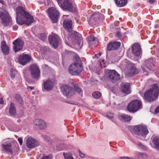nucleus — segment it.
<instances>
[{
	"label": "nucleus",
	"instance_id": "17",
	"mask_svg": "<svg viewBox=\"0 0 159 159\" xmlns=\"http://www.w3.org/2000/svg\"><path fill=\"white\" fill-rule=\"evenodd\" d=\"M26 144L27 147L30 148L36 147L39 144L38 141L32 137H29L27 138Z\"/></svg>",
	"mask_w": 159,
	"mask_h": 159
},
{
	"label": "nucleus",
	"instance_id": "5",
	"mask_svg": "<svg viewBox=\"0 0 159 159\" xmlns=\"http://www.w3.org/2000/svg\"><path fill=\"white\" fill-rule=\"evenodd\" d=\"M105 73L107 80L113 83L117 82L120 78V74L115 70L105 69Z\"/></svg>",
	"mask_w": 159,
	"mask_h": 159
},
{
	"label": "nucleus",
	"instance_id": "55",
	"mask_svg": "<svg viewBox=\"0 0 159 159\" xmlns=\"http://www.w3.org/2000/svg\"><path fill=\"white\" fill-rule=\"evenodd\" d=\"M35 92H33V94H34L35 93Z\"/></svg>",
	"mask_w": 159,
	"mask_h": 159
},
{
	"label": "nucleus",
	"instance_id": "14",
	"mask_svg": "<svg viewBox=\"0 0 159 159\" xmlns=\"http://www.w3.org/2000/svg\"><path fill=\"white\" fill-rule=\"evenodd\" d=\"M59 5L64 10L70 12L73 11V7L71 3L70 0H63V2Z\"/></svg>",
	"mask_w": 159,
	"mask_h": 159
},
{
	"label": "nucleus",
	"instance_id": "8",
	"mask_svg": "<svg viewBox=\"0 0 159 159\" xmlns=\"http://www.w3.org/2000/svg\"><path fill=\"white\" fill-rule=\"evenodd\" d=\"M141 105L142 103L140 101L134 100L128 105L127 109L130 112L134 113L140 108Z\"/></svg>",
	"mask_w": 159,
	"mask_h": 159
},
{
	"label": "nucleus",
	"instance_id": "26",
	"mask_svg": "<svg viewBox=\"0 0 159 159\" xmlns=\"http://www.w3.org/2000/svg\"><path fill=\"white\" fill-rule=\"evenodd\" d=\"M114 1L118 7L124 6L127 3V0H114Z\"/></svg>",
	"mask_w": 159,
	"mask_h": 159
},
{
	"label": "nucleus",
	"instance_id": "3",
	"mask_svg": "<svg viewBox=\"0 0 159 159\" xmlns=\"http://www.w3.org/2000/svg\"><path fill=\"white\" fill-rule=\"evenodd\" d=\"M159 94V88L156 84L152 85V88L146 91L143 95V98L146 102H151L155 101Z\"/></svg>",
	"mask_w": 159,
	"mask_h": 159
},
{
	"label": "nucleus",
	"instance_id": "20",
	"mask_svg": "<svg viewBox=\"0 0 159 159\" xmlns=\"http://www.w3.org/2000/svg\"><path fill=\"white\" fill-rule=\"evenodd\" d=\"M34 124L40 129H44L46 127L45 122L42 120L39 119H36L34 120Z\"/></svg>",
	"mask_w": 159,
	"mask_h": 159
},
{
	"label": "nucleus",
	"instance_id": "19",
	"mask_svg": "<svg viewBox=\"0 0 159 159\" xmlns=\"http://www.w3.org/2000/svg\"><path fill=\"white\" fill-rule=\"evenodd\" d=\"M43 86L44 90L47 91H49L53 89L54 84L52 80L48 79L47 80L43 81Z\"/></svg>",
	"mask_w": 159,
	"mask_h": 159
},
{
	"label": "nucleus",
	"instance_id": "54",
	"mask_svg": "<svg viewBox=\"0 0 159 159\" xmlns=\"http://www.w3.org/2000/svg\"><path fill=\"white\" fill-rule=\"evenodd\" d=\"M20 121H21L20 120H17V122H20Z\"/></svg>",
	"mask_w": 159,
	"mask_h": 159
},
{
	"label": "nucleus",
	"instance_id": "18",
	"mask_svg": "<svg viewBox=\"0 0 159 159\" xmlns=\"http://www.w3.org/2000/svg\"><path fill=\"white\" fill-rule=\"evenodd\" d=\"M129 84L127 83H122L120 84V90L122 93L128 95L131 93Z\"/></svg>",
	"mask_w": 159,
	"mask_h": 159
},
{
	"label": "nucleus",
	"instance_id": "43",
	"mask_svg": "<svg viewBox=\"0 0 159 159\" xmlns=\"http://www.w3.org/2000/svg\"><path fill=\"white\" fill-rule=\"evenodd\" d=\"M155 112V113L157 114L159 112V106H158L156 109Z\"/></svg>",
	"mask_w": 159,
	"mask_h": 159
},
{
	"label": "nucleus",
	"instance_id": "31",
	"mask_svg": "<svg viewBox=\"0 0 159 159\" xmlns=\"http://www.w3.org/2000/svg\"><path fill=\"white\" fill-rule=\"evenodd\" d=\"M92 95L94 98L98 99L101 97V94L99 91H95L93 93Z\"/></svg>",
	"mask_w": 159,
	"mask_h": 159
},
{
	"label": "nucleus",
	"instance_id": "27",
	"mask_svg": "<svg viewBox=\"0 0 159 159\" xmlns=\"http://www.w3.org/2000/svg\"><path fill=\"white\" fill-rule=\"evenodd\" d=\"M71 83L74 88V91H75L79 94H81L83 93L82 89L77 84L74 83L73 82H72Z\"/></svg>",
	"mask_w": 159,
	"mask_h": 159
},
{
	"label": "nucleus",
	"instance_id": "45",
	"mask_svg": "<svg viewBox=\"0 0 159 159\" xmlns=\"http://www.w3.org/2000/svg\"><path fill=\"white\" fill-rule=\"evenodd\" d=\"M19 98L18 99V101L20 102V103H22V99L20 98V97L18 95Z\"/></svg>",
	"mask_w": 159,
	"mask_h": 159
},
{
	"label": "nucleus",
	"instance_id": "7",
	"mask_svg": "<svg viewBox=\"0 0 159 159\" xmlns=\"http://www.w3.org/2000/svg\"><path fill=\"white\" fill-rule=\"evenodd\" d=\"M134 133L139 136L144 137L149 133L146 125H136L133 128Z\"/></svg>",
	"mask_w": 159,
	"mask_h": 159
},
{
	"label": "nucleus",
	"instance_id": "41",
	"mask_svg": "<svg viewBox=\"0 0 159 159\" xmlns=\"http://www.w3.org/2000/svg\"><path fill=\"white\" fill-rule=\"evenodd\" d=\"M34 88L33 86H28L27 87V89L29 91H31L32 90H33L34 89Z\"/></svg>",
	"mask_w": 159,
	"mask_h": 159
},
{
	"label": "nucleus",
	"instance_id": "30",
	"mask_svg": "<svg viewBox=\"0 0 159 159\" xmlns=\"http://www.w3.org/2000/svg\"><path fill=\"white\" fill-rule=\"evenodd\" d=\"M9 113L11 116L14 115L16 113V110L14 105L12 103H11L9 108Z\"/></svg>",
	"mask_w": 159,
	"mask_h": 159
},
{
	"label": "nucleus",
	"instance_id": "49",
	"mask_svg": "<svg viewBox=\"0 0 159 159\" xmlns=\"http://www.w3.org/2000/svg\"><path fill=\"white\" fill-rule=\"evenodd\" d=\"M3 102L2 98L0 99V103L1 104H2L3 103Z\"/></svg>",
	"mask_w": 159,
	"mask_h": 159
},
{
	"label": "nucleus",
	"instance_id": "34",
	"mask_svg": "<svg viewBox=\"0 0 159 159\" xmlns=\"http://www.w3.org/2000/svg\"><path fill=\"white\" fill-rule=\"evenodd\" d=\"M39 38L43 41H44L46 40V36L44 34H40Z\"/></svg>",
	"mask_w": 159,
	"mask_h": 159
},
{
	"label": "nucleus",
	"instance_id": "52",
	"mask_svg": "<svg viewBox=\"0 0 159 159\" xmlns=\"http://www.w3.org/2000/svg\"><path fill=\"white\" fill-rule=\"evenodd\" d=\"M158 26H159V25L157 24H156V25H155L154 26V27H155V28H158Z\"/></svg>",
	"mask_w": 159,
	"mask_h": 159
},
{
	"label": "nucleus",
	"instance_id": "12",
	"mask_svg": "<svg viewBox=\"0 0 159 159\" xmlns=\"http://www.w3.org/2000/svg\"><path fill=\"white\" fill-rule=\"evenodd\" d=\"M61 89L63 95L67 98H69L75 94L73 90L68 85H63Z\"/></svg>",
	"mask_w": 159,
	"mask_h": 159
},
{
	"label": "nucleus",
	"instance_id": "53",
	"mask_svg": "<svg viewBox=\"0 0 159 159\" xmlns=\"http://www.w3.org/2000/svg\"><path fill=\"white\" fill-rule=\"evenodd\" d=\"M68 16V15H63V16L62 18H64L65 16Z\"/></svg>",
	"mask_w": 159,
	"mask_h": 159
},
{
	"label": "nucleus",
	"instance_id": "11",
	"mask_svg": "<svg viewBox=\"0 0 159 159\" xmlns=\"http://www.w3.org/2000/svg\"><path fill=\"white\" fill-rule=\"evenodd\" d=\"M0 18L2 23L6 25H8L11 23V17L7 12L0 11Z\"/></svg>",
	"mask_w": 159,
	"mask_h": 159
},
{
	"label": "nucleus",
	"instance_id": "22",
	"mask_svg": "<svg viewBox=\"0 0 159 159\" xmlns=\"http://www.w3.org/2000/svg\"><path fill=\"white\" fill-rule=\"evenodd\" d=\"M121 43L119 42L115 41L110 43L107 46V49L108 51L116 49L120 46Z\"/></svg>",
	"mask_w": 159,
	"mask_h": 159
},
{
	"label": "nucleus",
	"instance_id": "46",
	"mask_svg": "<svg viewBox=\"0 0 159 159\" xmlns=\"http://www.w3.org/2000/svg\"><path fill=\"white\" fill-rule=\"evenodd\" d=\"M156 0H148V2L151 4H152L155 2Z\"/></svg>",
	"mask_w": 159,
	"mask_h": 159
},
{
	"label": "nucleus",
	"instance_id": "39",
	"mask_svg": "<svg viewBox=\"0 0 159 159\" xmlns=\"http://www.w3.org/2000/svg\"><path fill=\"white\" fill-rule=\"evenodd\" d=\"M107 116L111 118H112L113 117V114L111 113H108L107 114Z\"/></svg>",
	"mask_w": 159,
	"mask_h": 159
},
{
	"label": "nucleus",
	"instance_id": "13",
	"mask_svg": "<svg viewBox=\"0 0 159 159\" xmlns=\"http://www.w3.org/2000/svg\"><path fill=\"white\" fill-rule=\"evenodd\" d=\"M24 43L22 40L18 38L13 42V49L14 51L16 52L21 50L23 47Z\"/></svg>",
	"mask_w": 159,
	"mask_h": 159
},
{
	"label": "nucleus",
	"instance_id": "35",
	"mask_svg": "<svg viewBox=\"0 0 159 159\" xmlns=\"http://www.w3.org/2000/svg\"><path fill=\"white\" fill-rule=\"evenodd\" d=\"M95 38L93 36H90L88 37V40L89 42H93L95 40Z\"/></svg>",
	"mask_w": 159,
	"mask_h": 159
},
{
	"label": "nucleus",
	"instance_id": "25",
	"mask_svg": "<svg viewBox=\"0 0 159 159\" xmlns=\"http://www.w3.org/2000/svg\"><path fill=\"white\" fill-rule=\"evenodd\" d=\"M129 76H132L139 73V71L134 66H131L128 72Z\"/></svg>",
	"mask_w": 159,
	"mask_h": 159
},
{
	"label": "nucleus",
	"instance_id": "51",
	"mask_svg": "<svg viewBox=\"0 0 159 159\" xmlns=\"http://www.w3.org/2000/svg\"><path fill=\"white\" fill-rule=\"evenodd\" d=\"M56 1H57L58 4H59L61 3V0H56Z\"/></svg>",
	"mask_w": 159,
	"mask_h": 159
},
{
	"label": "nucleus",
	"instance_id": "21",
	"mask_svg": "<svg viewBox=\"0 0 159 159\" xmlns=\"http://www.w3.org/2000/svg\"><path fill=\"white\" fill-rule=\"evenodd\" d=\"M1 48L4 55H7L8 54L10 51L9 47L7 44L6 43L5 41H2Z\"/></svg>",
	"mask_w": 159,
	"mask_h": 159
},
{
	"label": "nucleus",
	"instance_id": "10",
	"mask_svg": "<svg viewBox=\"0 0 159 159\" xmlns=\"http://www.w3.org/2000/svg\"><path fill=\"white\" fill-rule=\"evenodd\" d=\"M30 70L32 78L38 80L40 76V70L38 66L36 64H32L30 67Z\"/></svg>",
	"mask_w": 159,
	"mask_h": 159
},
{
	"label": "nucleus",
	"instance_id": "28",
	"mask_svg": "<svg viewBox=\"0 0 159 159\" xmlns=\"http://www.w3.org/2000/svg\"><path fill=\"white\" fill-rule=\"evenodd\" d=\"M152 142L154 144V147L157 150H159V137H154L153 139Z\"/></svg>",
	"mask_w": 159,
	"mask_h": 159
},
{
	"label": "nucleus",
	"instance_id": "24",
	"mask_svg": "<svg viewBox=\"0 0 159 159\" xmlns=\"http://www.w3.org/2000/svg\"><path fill=\"white\" fill-rule=\"evenodd\" d=\"M1 147L3 150L7 152L12 153L13 152L12 145L11 143L7 144L6 142L2 143Z\"/></svg>",
	"mask_w": 159,
	"mask_h": 159
},
{
	"label": "nucleus",
	"instance_id": "47",
	"mask_svg": "<svg viewBox=\"0 0 159 159\" xmlns=\"http://www.w3.org/2000/svg\"><path fill=\"white\" fill-rule=\"evenodd\" d=\"M0 3H1L2 5H5V2L3 0H0Z\"/></svg>",
	"mask_w": 159,
	"mask_h": 159
},
{
	"label": "nucleus",
	"instance_id": "37",
	"mask_svg": "<svg viewBox=\"0 0 159 159\" xmlns=\"http://www.w3.org/2000/svg\"><path fill=\"white\" fill-rule=\"evenodd\" d=\"M52 156L51 155H49L48 156H44L42 157L41 159H51Z\"/></svg>",
	"mask_w": 159,
	"mask_h": 159
},
{
	"label": "nucleus",
	"instance_id": "38",
	"mask_svg": "<svg viewBox=\"0 0 159 159\" xmlns=\"http://www.w3.org/2000/svg\"><path fill=\"white\" fill-rule=\"evenodd\" d=\"M138 146L141 148V149H145V147L141 143H139L138 145Z\"/></svg>",
	"mask_w": 159,
	"mask_h": 159
},
{
	"label": "nucleus",
	"instance_id": "44",
	"mask_svg": "<svg viewBox=\"0 0 159 159\" xmlns=\"http://www.w3.org/2000/svg\"><path fill=\"white\" fill-rule=\"evenodd\" d=\"M120 158L121 159H130L129 157H121Z\"/></svg>",
	"mask_w": 159,
	"mask_h": 159
},
{
	"label": "nucleus",
	"instance_id": "48",
	"mask_svg": "<svg viewBox=\"0 0 159 159\" xmlns=\"http://www.w3.org/2000/svg\"><path fill=\"white\" fill-rule=\"evenodd\" d=\"M13 29L15 30H17L18 29V27L17 26L15 25L13 26Z\"/></svg>",
	"mask_w": 159,
	"mask_h": 159
},
{
	"label": "nucleus",
	"instance_id": "16",
	"mask_svg": "<svg viewBox=\"0 0 159 159\" xmlns=\"http://www.w3.org/2000/svg\"><path fill=\"white\" fill-rule=\"evenodd\" d=\"M48 40L50 43L55 48L57 47L60 42L59 37L56 35L50 36L48 38Z\"/></svg>",
	"mask_w": 159,
	"mask_h": 159
},
{
	"label": "nucleus",
	"instance_id": "50",
	"mask_svg": "<svg viewBox=\"0 0 159 159\" xmlns=\"http://www.w3.org/2000/svg\"><path fill=\"white\" fill-rule=\"evenodd\" d=\"M101 55V54L100 53L98 54H96L95 55V56L97 57H98V56H100Z\"/></svg>",
	"mask_w": 159,
	"mask_h": 159
},
{
	"label": "nucleus",
	"instance_id": "2",
	"mask_svg": "<svg viewBox=\"0 0 159 159\" xmlns=\"http://www.w3.org/2000/svg\"><path fill=\"white\" fill-rule=\"evenodd\" d=\"M73 23L71 20L68 19L64 20L63 25L64 28L69 32V35L72 40L77 44H80L82 39L78 36V33L72 30Z\"/></svg>",
	"mask_w": 159,
	"mask_h": 159
},
{
	"label": "nucleus",
	"instance_id": "4",
	"mask_svg": "<svg viewBox=\"0 0 159 159\" xmlns=\"http://www.w3.org/2000/svg\"><path fill=\"white\" fill-rule=\"evenodd\" d=\"M73 60L74 62L70 65L68 71L72 75H77L79 74L82 70V63L78 56H75Z\"/></svg>",
	"mask_w": 159,
	"mask_h": 159
},
{
	"label": "nucleus",
	"instance_id": "32",
	"mask_svg": "<svg viewBox=\"0 0 159 159\" xmlns=\"http://www.w3.org/2000/svg\"><path fill=\"white\" fill-rule=\"evenodd\" d=\"M63 154L64 156L65 159H74L72 155L70 153H66L64 152Z\"/></svg>",
	"mask_w": 159,
	"mask_h": 159
},
{
	"label": "nucleus",
	"instance_id": "36",
	"mask_svg": "<svg viewBox=\"0 0 159 159\" xmlns=\"http://www.w3.org/2000/svg\"><path fill=\"white\" fill-rule=\"evenodd\" d=\"M41 137L44 140L47 141H49L50 139L49 137L46 135H41Z\"/></svg>",
	"mask_w": 159,
	"mask_h": 159
},
{
	"label": "nucleus",
	"instance_id": "29",
	"mask_svg": "<svg viewBox=\"0 0 159 159\" xmlns=\"http://www.w3.org/2000/svg\"><path fill=\"white\" fill-rule=\"evenodd\" d=\"M131 117L129 115L122 114L120 116V119L125 122L129 121L131 120Z\"/></svg>",
	"mask_w": 159,
	"mask_h": 159
},
{
	"label": "nucleus",
	"instance_id": "42",
	"mask_svg": "<svg viewBox=\"0 0 159 159\" xmlns=\"http://www.w3.org/2000/svg\"><path fill=\"white\" fill-rule=\"evenodd\" d=\"M79 155L81 158H83L85 156L84 154L82 153L80 151H79Z\"/></svg>",
	"mask_w": 159,
	"mask_h": 159
},
{
	"label": "nucleus",
	"instance_id": "9",
	"mask_svg": "<svg viewBox=\"0 0 159 159\" xmlns=\"http://www.w3.org/2000/svg\"><path fill=\"white\" fill-rule=\"evenodd\" d=\"M48 16L53 23H56L58 21L59 17V13L56 9L53 7H51L47 10Z\"/></svg>",
	"mask_w": 159,
	"mask_h": 159
},
{
	"label": "nucleus",
	"instance_id": "40",
	"mask_svg": "<svg viewBox=\"0 0 159 159\" xmlns=\"http://www.w3.org/2000/svg\"><path fill=\"white\" fill-rule=\"evenodd\" d=\"M18 140L20 145H22L23 143V140L21 138H19L18 139Z\"/></svg>",
	"mask_w": 159,
	"mask_h": 159
},
{
	"label": "nucleus",
	"instance_id": "15",
	"mask_svg": "<svg viewBox=\"0 0 159 159\" xmlns=\"http://www.w3.org/2000/svg\"><path fill=\"white\" fill-rule=\"evenodd\" d=\"M31 59L32 58L30 55L23 53L19 57L18 61L20 63L24 66L29 63Z\"/></svg>",
	"mask_w": 159,
	"mask_h": 159
},
{
	"label": "nucleus",
	"instance_id": "23",
	"mask_svg": "<svg viewBox=\"0 0 159 159\" xmlns=\"http://www.w3.org/2000/svg\"><path fill=\"white\" fill-rule=\"evenodd\" d=\"M132 52L136 56H139L141 53V48L139 44L135 43L132 47Z\"/></svg>",
	"mask_w": 159,
	"mask_h": 159
},
{
	"label": "nucleus",
	"instance_id": "33",
	"mask_svg": "<svg viewBox=\"0 0 159 159\" xmlns=\"http://www.w3.org/2000/svg\"><path fill=\"white\" fill-rule=\"evenodd\" d=\"M16 72V71L15 70H11L10 72V75L12 78L14 79L15 78Z\"/></svg>",
	"mask_w": 159,
	"mask_h": 159
},
{
	"label": "nucleus",
	"instance_id": "6",
	"mask_svg": "<svg viewBox=\"0 0 159 159\" xmlns=\"http://www.w3.org/2000/svg\"><path fill=\"white\" fill-rule=\"evenodd\" d=\"M104 19V16L98 12H95L91 15L89 20V23L90 25L93 26L102 22Z\"/></svg>",
	"mask_w": 159,
	"mask_h": 159
},
{
	"label": "nucleus",
	"instance_id": "1",
	"mask_svg": "<svg viewBox=\"0 0 159 159\" xmlns=\"http://www.w3.org/2000/svg\"><path fill=\"white\" fill-rule=\"evenodd\" d=\"M16 20L19 24L22 25L25 24L29 25L33 23L34 20L33 17L26 11L22 7L18 6L16 8Z\"/></svg>",
	"mask_w": 159,
	"mask_h": 159
}]
</instances>
